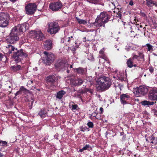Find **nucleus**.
Masks as SVG:
<instances>
[{
  "label": "nucleus",
  "mask_w": 157,
  "mask_h": 157,
  "mask_svg": "<svg viewBox=\"0 0 157 157\" xmlns=\"http://www.w3.org/2000/svg\"><path fill=\"white\" fill-rule=\"evenodd\" d=\"M96 87L97 90L104 91L109 89L110 86L111 82L108 78L102 77L97 80Z\"/></svg>",
  "instance_id": "nucleus-1"
},
{
  "label": "nucleus",
  "mask_w": 157,
  "mask_h": 157,
  "mask_svg": "<svg viewBox=\"0 0 157 157\" xmlns=\"http://www.w3.org/2000/svg\"><path fill=\"white\" fill-rule=\"evenodd\" d=\"M109 18L106 13L101 12L99 16H98L94 24L96 27H100L103 25L104 27V24L108 21Z\"/></svg>",
  "instance_id": "nucleus-2"
},
{
  "label": "nucleus",
  "mask_w": 157,
  "mask_h": 157,
  "mask_svg": "<svg viewBox=\"0 0 157 157\" xmlns=\"http://www.w3.org/2000/svg\"><path fill=\"white\" fill-rule=\"evenodd\" d=\"M15 30V29L13 28L12 29L9 36L6 39L7 43H14L18 40L19 39L18 36L20 35L18 34V33Z\"/></svg>",
  "instance_id": "nucleus-3"
},
{
  "label": "nucleus",
  "mask_w": 157,
  "mask_h": 157,
  "mask_svg": "<svg viewBox=\"0 0 157 157\" xmlns=\"http://www.w3.org/2000/svg\"><path fill=\"white\" fill-rule=\"evenodd\" d=\"M9 15L6 13H0V26L5 27L9 22Z\"/></svg>",
  "instance_id": "nucleus-4"
},
{
  "label": "nucleus",
  "mask_w": 157,
  "mask_h": 157,
  "mask_svg": "<svg viewBox=\"0 0 157 157\" xmlns=\"http://www.w3.org/2000/svg\"><path fill=\"white\" fill-rule=\"evenodd\" d=\"M60 29V27L57 23H51L49 25L48 32L51 34H56L59 31Z\"/></svg>",
  "instance_id": "nucleus-5"
},
{
  "label": "nucleus",
  "mask_w": 157,
  "mask_h": 157,
  "mask_svg": "<svg viewBox=\"0 0 157 157\" xmlns=\"http://www.w3.org/2000/svg\"><path fill=\"white\" fill-rule=\"evenodd\" d=\"M29 25L27 23H24L21 24H18L17 26L14 27L13 29H15L17 32L21 35L25 32L29 28Z\"/></svg>",
  "instance_id": "nucleus-6"
},
{
  "label": "nucleus",
  "mask_w": 157,
  "mask_h": 157,
  "mask_svg": "<svg viewBox=\"0 0 157 157\" xmlns=\"http://www.w3.org/2000/svg\"><path fill=\"white\" fill-rule=\"evenodd\" d=\"M148 91L147 87L143 86H140L139 87L135 89L133 93L137 96H141L146 94Z\"/></svg>",
  "instance_id": "nucleus-7"
},
{
  "label": "nucleus",
  "mask_w": 157,
  "mask_h": 157,
  "mask_svg": "<svg viewBox=\"0 0 157 157\" xmlns=\"http://www.w3.org/2000/svg\"><path fill=\"white\" fill-rule=\"evenodd\" d=\"M36 6L35 3H29L25 6L26 13L28 15L33 14L36 10Z\"/></svg>",
  "instance_id": "nucleus-8"
},
{
  "label": "nucleus",
  "mask_w": 157,
  "mask_h": 157,
  "mask_svg": "<svg viewBox=\"0 0 157 157\" xmlns=\"http://www.w3.org/2000/svg\"><path fill=\"white\" fill-rule=\"evenodd\" d=\"M27 56L26 54H25L23 52V50H20V51L15 52L13 55L15 61L18 63L21 61L23 57H26Z\"/></svg>",
  "instance_id": "nucleus-9"
},
{
  "label": "nucleus",
  "mask_w": 157,
  "mask_h": 157,
  "mask_svg": "<svg viewBox=\"0 0 157 157\" xmlns=\"http://www.w3.org/2000/svg\"><path fill=\"white\" fill-rule=\"evenodd\" d=\"M63 5L62 3L59 2H57L51 3L49 6V8L51 10L56 12L60 10Z\"/></svg>",
  "instance_id": "nucleus-10"
},
{
  "label": "nucleus",
  "mask_w": 157,
  "mask_h": 157,
  "mask_svg": "<svg viewBox=\"0 0 157 157\" xmlns=\"http://www.w3.org/2000/svg\"><path fill=\"white\" fill-rule=\"evenodd\" d=\"M30 35L33 38H35L36 40H40L43 39L44 37L43 33L41 31H31L30 32Z\"/></svg>",
  "instance_id": "nucleus-11"
},
{
  "label": "nucleus",
  "mask_w": 157,
  "mask_h": 157,
  "mask_svg": "<svg viewBox=\"0 0 157 157\" xmlns=\"http://www.w3.org/2000/svg\"><path fill=\"white\" fill-rule=\"evenodd\" d=\"M68 66L69 65L67 63H66L65 61L59 60L55 65V67L57 69H66V68L68 67Z\"/></svg>",
  "instance_id": "nucleus-12"
},
{
  "label": "nucleus",
  "mask_w": 157,
  "mask_h": 157,
  "mask_svg": "<svg viewBox=\"0 0 157 157\" xmlns=\"http://www.w3.org/2000/svg\"><path fill=\"white\" fill-rule=\"evenodd\" d=\"M44 54L46 56V60L47 63H51L53 62L55 59V55L52 53L44 52Z\"/></svg>",
  "instance_id": "nucleus-13"
},
{
  "label": "nucleus",
  "mask_w": 157,
  "mask_h": 157,
  "mask_svg": "<svg viewBox=\"0 0 157 157\" xmlns=\"http://www.w3.org/2000/svg\"><path fill=\"white\" fill-rule=\"evenodd\" d=\"M149 98L151 100H157V91L151 90L148 95Z\"/></svg>",
  "instance_id": "nucleus-14"
},
{
  "label": "nucleus",
  "mask_w": 157,
  "mask_h": 157,
  "mask_svg": "<svg viewBox=\"0 0 157 157\" xmlns=\"http://www.w3.org/2000/svg\"><path fill=\"white\" fill-rule=\"evenodd\" d=\"M17 49L14 47L10 44L8 45L6 47V54H9L12 53H14L15 51H17Z\"/></svg>",
  "instance_id": "nucleus-15"
},
{
  "label": "nucleus",
  "mask_w": 157,
  "mask_h": 157,
  "mask_svg": "<svg viewBox=\"0 0 157 157\" xmlns=\"http://www.w3.org/2000/svg\"><path fill=\"white\" fill-rule=\"evenodd\" d=\"M130 97L127 94H123L120 96V101L121 104L124 105L127 104V101L130 98Z\"/></svg>",
  "instance_id": "nucleus-16"
},
{
  "label": "nucleus",
  "mask_w": 157,
  "mask_h": 157,
  "mask_svg": "<svg viewBox=\"0 0 157 157\" xmlns=\"http://www.w3.org/2000/svg\"><path fill=\"white\" fill-rule=\"evenodd\" d=\"M56 78L55 76H49L48 77L46 78V81L48 82H50L51 85L52 86H55L54 85V83L56 81Z\"/></svg>",
  "instance_id": "nucleus-17"
},
{
  "label": "nucleus",
  "mask_w": 157,
  "mask_h": 157,
  "mask_svg": "<svg viewBox=\"0 0 157 157\" xmlns=\"http://www.w3.org/2000/svg\"><path fill=\"white\" fill-rule=\"evenodd\" d=\"M63 40H64V41H63V42H67V46H68V45L69 46H70V45H73L72 43L71 44V43H72L73 42H74V40L72 36H71V37H68V38L65 37Z\"/></svg>",
  "instance_id": "nucleus-18"
},
{
  "label": "nucleus",
  "mask_w": 157,
  "mask_h": 157,
  "mask_svg": "<svg viewBox=\"0 0 157 157\" xmlns=\"http://www.w3.org/2000/svg\"><path fill=\"white\" fill-rule=\"evenodd\" d=\"M52 47V42L50 40H48L44 42V48L47 50L51 49Z\"/></svg>",
  "instance_id": "nucleus-19"
},
{
  "label": "nucleus",
  "mask_w": 157,
  "mask_h": 157,
  "mask_svg": "<svg viewBox=\"0 0 157 157\" xmlns=\"http://www.w3.org/2000/svg\"><path fill=\"white\" fill-rule=\"evenodd\" d=\"M83 82L82 79L78 78L76 80H74L73 81H71V83L74 86L80 85Z\"/></svg>",
  "instance_id": "nucleus-20"
},
{
  "label": "nucleus",
  "mask_w": 157,
  "mask_h": 157,
  "mask_svg": "<svg viewBox=\"0 0 157 157\" xmlns=\"http://www.w3.org/2000/svg\"><path fill=\"white\" fill-rule=\"evenodd\" d=\"M146 5L149 7H152L153 5L157 6V3L152 0H146Z\"/></svg>",
  "instance_id": "nucleus-21"
},
{
  "label": "nucleus",
  "mask_w": 157,
  "mask_h": 157,
  "mask_svg": "<svg viewBox=\"0 0 157 157\" xmlns=\"http://www.w3.org/2000/svg\"><path fill=\"white\" fill-rule=\"evenodd\" d=\"M104 49L103 48L101 49L99 52V53L100 54V57L102 59H104V60L107 61L108 59L106 57L105 55L104 54Z\"/></svg>",
  "instance_id": "nucleus-22"
},
{
  "label": "nucleus",
  "mask_w": 157,
  "mask_h": 157,
  "mask_svg": "<svg viewBox=\"0 0 157 157\" xmlns=\"http://www.w3.org/2000/svg\"><path fill=\"white\" fill-rule=\"evenodd\" d=\"M149 139L150 141V143L153 145H155L157 144V138L154 137L153 135L149 137Z\"/></svg>",
  "instance_id": "nucleus-23"
},
{
  "label": "nucleus",
  "mask_w": 157,
  "mask_h": 157,
  "mask_svg": "<svg viewBox=\"0 0 157 157\" xmlns=\"http://www.w3.org/2000/svg\"><path fill=\"white\" fill-rule=\"evenodd\" d=\"M21 66L18 65H14L11 67V70L13 72H17L21 69Z\"/></svg>",
  "instance_id": "nucleus-24"
},
{
  "label": "nucleus",
  "mask_w": 157,
  "mask_h": 157,
  "mask_svg": "<svg viewBox=\"0 0 157 157\" xmlns=\"http://www.w3.org/2000/svg\"><path fill=\"white\" fill-rule=\"evenodd\" d=\"M103 1V0H90L89 2L94 4H98L104 6V4Z\"/></svg>",
  "instance_id": "nucleus-25"
},
{
  "label": "nucleus",
  "mask_w": 157,
  "mask_h": 157,
  "mask_svg": "<svg viewBox=\"0 0 157 157\" xmlns=\"http://www.w3.org/2000/svg\"><path fill=\"white\" fill-rule=\"evenodd\" d=\"M85 69L81 67L75 68L74 69L75 71L76 72L79 74H83L85 73Z\"/></svg>",
  "instance_id": "nucleus-26"
},
{
  "label": "nucleus",
  "mask_w": 157,
  "mask_h": 157,
  "mask_svg": "<svg viewBox=\"0 0 157 157\" xmlns=\"http://www.w3.org/2000/svg\"><path fill=\"white\" fill-rule=\"evenodd\" d=\"M65 94V92L61 90L57 94L56 98L59 99H61L63 96Z\"/></svg>",
  "instance_id": "nucleus-27"
},
{
  "label": "nucleus",
  "mask_w": 157,
  "mask_h": 157,
  "mask_svg": "<svg viewBox=\"0 0 157 157\" xmlns=\"http://www.w3.org/2000/svg\"><path fill=\"white\" fill-rule=\"evenodd\" d=\"M154 104L153 102H150L147 101H144L141 102V104L144 105H152Z\"/></svg>",
  "instance_id": "nucleus-28"
},
{
  "label": "nucleus",
  "mask_w": 157,
  "mask_h": 157,
  "mask_svg": "<svg viewBox=\"0 0 157 157\" xmlns=\"http://www.w3.org/2000/svg\"><path fill=\"white\" fill-rule=\"evenodd\" d=\"M26 91V89L23 87H21L20 89V90L18 91L16 94L15 95L17 96L19 94H21L23 93L24 92Z\"/></svg>",
  "instance_id": "nucleus-29"
},
{
  "label": "nucleus",
  "mask_w": 157,
  "mask_h": 157,
  "mask_svg": "<svg viewBox=\"0 0 157 157\" xmlns=\"http://www.w3.org/2000/svg\"><path fill=\"white\" fill-rule=\"evenodd\" d=\"M39 115L41 117H44L47 115V112L44 110L42 109L39 113Z\"/></svg>",
  "instance_id": "nucleus-30"
},
{
  "label": "nucleus",
  "mask_w": 157,
  "mask_h": 157,
  "mask_svg": "<svg viewBox=\"0 0 157 157\" xmlns=\"http://www.w3.org/2000/svg\"><path fill=\"white\" fill-rule=\"evenodd\" d=\"M133 60H132V59H131V58H130L128 59L127 64L129 67L131 68L133 66Z\"/></svg>",
  "instance_id": "nucleus-31"
},
{
  "label": "nucleus",
  "mask_w": 157,
  "mask_h": 157,
  "mask_svg": "<svg viewBox=\"0 0 157 157\" xmlns=\"http://www.w3.org/2000/svg\"><path fill=\"white\" fill-rule=\"evenodd\" d=\"M76 19L78 23L80 24H85L87 23L86 21L83 19H81L78 17H76Z\"/></svg>",
  "instance_id": "nucleus-32"
},
{
  "label": "nucleus",
  "mask_w": 157,
  "mask_h": 157,
  "mask_svg": "<svg viewBox=\"0 0 157 157\" xmlns=\"http://www.w3.org/2000/svg\"><path fill=\"white\" fill-rule=\"evenodd\" d=\"M70 107L72 109V110H77L78 109V106L76 105H69Z\"/></svg>",
  "instance_id": "nucleus-33"
},
{
  "label": "nucleus",
  "mask_w": 157,
  "mask_h": 157,
  "mask_svg": "<svg viewBox=\"0 0 157 157\" xmlns=\"http://www.w3.org/2000/svg\"><path fill=\"white\" fill-rule=\"evenodd\" d=\"M90 147L89 145H86L85 146L83 147L82 149H81L79 150V151L80 152H82L83 151L86 150L88 148Z\"/></svg>",
  "instance_id": "nucleus-34"
},
{
  "label": "nucleus",
  "mask_w": 157,
  "mask_h": 157,
  "mask_svg": "<svg viewBox=\"0 0 157 157\" xmlns=\"http://www.w3.org/2000/svg\"><path fill=\"white\" fill-rule=\"evenodd\" d=\"M146 46L147 47L148 50L149 51L153 50V46L149 44H147Z\"/></svg>",
  "instance_id": "nucleus-35"
},
{
  "label": "nucleus",
  "mask_w": 157,
  "mask_h": 157,
  "mask_svg": "<svg viewBox=\"0 0 157 157\" xmlns=\"http://www.w3.org/2000/svg\"><path fill=\"white\" fill-rule=\"evenodd\" d=\"M0 144H1V145L2 146H5L7 145V143L6 141L0 140Z\"/></svg>",
  "instance_id": "nucleus-36"
},
{
  "label": "nucleus",
  "mask_w": 157,
  "mask_h": 157,
  "mask_svg": "<svg viewBox=\"0 0 157 157\" xmlns=\"http://www.w3.org/2000/svg\"><path fill=\"white\" fill-rule=\"evenodd\" d=\"M73 45V46H72V47H71V48L72 51H74L76 50V49L78 48V45H77L75 46L74 44Z\"/></svg>",
  "instance_id": "nucleus-37"
},
{
  "label": "nucleus",
  "mask_w": 157,
  "mask_h": 157,
  "mask_svg": "<svg viewBox=\"0 0 157 157\" xmlns=\"http://www.w3.org/2000/svg\"><path fill=\"white\" fill-rule=\"evenodd\" d=\"M138 57H140L141 59H143L144 57V55L142 52H139V53Z\"/></svg>",
  "instance_id": "nucleus-38"
},
{
  "label": "nucleus",
  "mask_w": 157,
  "mask_h": 157,
  "mask_svg": "<svg viewBox=\"0 0 157 157\" xmlns=\"http://www.w3.org/2000/svg\"><path fill=\"white\" fill-rule=\"evenodd\" d=\"M87 125L90 128H92L93 126V124L91 122H89L87 123Z\"/></svg>",
  "instance_id": "nucleus-39"
},
{
  "label": "nucleus",
  "mask_w": 157,
  "mask_h": 157,
  "mask_svg": "<svg viewBox=\"0 0 157 157\" xmlns=\"http://www.w3.org/2000/svg\"><path fill=\"white\" fill-rule=\"evenodd\" d=\"M138 57H139L138 56L133 54L132 58L131 59H132L133 60V59H138Z\"/></svg>",
  "instance_id": "nucleus-40"
},
{
  "label": "nucleus",
  "mask_w": 157,
  "mask_h": 157,
  "mask_svg": "<svg viewBox=\"0 0 157 157\" xmlns=\"http://www.w3.org/2000/svg\"><path fill=\"white\" fill-rule=\"evenodd\" d=\"M81 129V131L82 132H85L86 131L87 129H88V128L86 127H81L80 128Z\"/></svg>",
  "instance_id": "nucleus-41"
},
{
  "label": "nucleus",
  "mask_w": 157,
  "mask_h": 157,
  "mask_svg": "<svg viewBox=\"0 0 157 157\" xmlns=\"http://www.w3.org/2000/svg\"><path fill=\"white\" fill-rule=\"evenodd\" d=\"M149 71L151 73H152L153 72L154 69L152 67H150L149 68Z\"/></svg>",
  "instance_id": "nucleus-42"
},
{
  "label": "nucleus",
  "mask_w": 157,
  "mask_h": 157,
  "mask_svg": "<svg viewBox=\"0 0 157 157\" xmlns=\"http://www.w3.org/2000/svg\"><path fill=\"white\" fill-rule=\"evenodd\" d=\"M129 5L130 6H132L133 5V2L132 1V0H130V1L129 2Z\"/></svg>",
  "instance_id": "nucleus-43"
},
{
  "label": "nucleus",
  "mask_w": 157,
  "mask_h": 157,
  "mask_svg": "<svg viewBox=\"0 0 157 157\" xmlns=\"http://www.w3.org/2000/svg\"><path fill=\"white\" fill-rule=\"evenodd\" d=\"M3 57V55L0 53V61H1Z\"/></svg>",
  "instance_id": "nucleus-44"
},
{
  "label": "nucleus",
  "mask_w": 157,
  "mask_h": 157,
  "mask_svg": "<svg viewBox=\"0 0 157 157\" xmlns=\"http://www.w3.org/2000/svg\"><path fill=\"white\" fill-rule=\"evenodd\" d=\"M100 110L101 111V113H102L103 112V109L102 107H101L100 108Z\"/></svg>",
  "instance_id": "nucleus-45"
},
{
  "label": "nucleus",
  "mask_w": 157,
  "mask_h": 157,
  "mask_svg": "<svg viewBox=\"0 0 157 157\" xmlns=\"http://www.w3.org/2000/svg\"><path fill=\"white\" fill-rule=\"evenodd\" d=\"M119 79L121 80H124V78H123V77L122 76H120V77H119Z\"/></svg>",
  "instance_id": "nucleus-46"
},
{
  "label": "nucleus",
  "mask_w": 157,
  "mask_h": 157,
  "mask_svg": "<svg viewBox=\"0 0 157 157\" xmlns=\"http://www.w3.org/2000/svg\"><path fill=\"white\" fill-rule=\"evenodd\" d=\"M33 82V81L32 80H30V81H29L28 82V83L29 84H30L31 83H32Z\"/></svg>",
  "instance_id": "nucleus-47"
},
{
  "label": "nucleus",
  "mask_w": 157,
  "mask_h": 157,
  "mask_svg": "<svg viewBox=\"0 0 157 157\" xmlns=\"http://www.w3.org/2000/svg\"><path fill=\"white\" fill-rule=\"evenodd\" d=\"M130 48V47H129V46H128L127 48H125V49H126L127 51H129V49Z\"/></svg>",
  "instance_id": "nucleus-48"
},
{
  "label": "nucleus",
  "mask_w": 157,
  "mask_h": 157,
  "mask_svg": "<svg viewBox=\"0 0 157 157\" xmlns=\"http://www.w3.org/2000/svg\"><path fill=\"white\" fill-rule=\"evenodd\" d=\"M96 115V113H92V115L93 117H95V115Z\"/></svg>",
  "instance_id": "nucleus-49"
},
{
  "label": "nucleus",
  "mask_w": 157,
  "mask_h": 157,
  "mask_svg": "<svg viewBox=\"0 0 157 157\" xmlns=\"http://www.w3.org/2000/svg\"><path fill=\"white\" fill-rule=\"evenodd\" d=\"M69 66H68V67L67 68H66H66H67V72L68 73H69V71L68 69V68L69 67Z\"/></svg>",
  "instance_id": "nucleus-50"
},
{
  "label": "nucleus",
  "mask_w": 157,
  "mask_h": 157,
  "mask_svg": "<svg viewBox=\"0 0 157 157\" xmlns=\"http://www.w3.org/2000/svg\"><path fill=\"white\" fill-rule=\"evenodd\" d=\"M3 156V154L1 153H0V157H2Z\"/></svg>",
  "instance_id": "nucleus-51"
},
{
  "label": "nucleus",
  "mask_w": 157,
  "mask_h": 157,
  "mask_svg": "<svg viewBox=\"0 0 157 157\" xmlns=\"http://www.w3.org/2000/svg\"><path fill=\"white\" fill-rule=\"evenodd\" d=\"M17 0H10V1L13 2H14L15 1H16Z\"/></svg>",
  "instance_id": "nucleus-52"
},
{
  "label": "nucleus",
  "mask_w": 157,
  "mask_h": 157,
  "mask_svg": "<svg viewBox=\"0 0 157 157\" xmlns=\"http://www.w3.org/2000/svg\"><path fill=\"white\" fill-rule=\"evenodd\" d=\"M72 65H70V67H69H69L68 68H72Z\"/></svg>",
  "instance_id": "nucleus-53"
},
{
  "label": "nucleus",
  "mask_w": 157,
  "mask_h": 157,
  "mask_svg": "<svg viewBox=\"0 0 157 157\" xmlns=\"http://www.w3.org/2000/svg\"><path fill=\"white\" fill-rule=\"evenodd\" d=\"M146 141L148 142H149V141H148L149 140V139H147V138H146Z\"/></svg>",
  "instance_id": "nucleus-54"
},
{
  "label": "nucleus",
  "mask_w": 157,
  "mask_h": 157,
  "mask_svg": "<svg viewBox=\"0 0 157 157\" xmlns=\"http://www.w3.org/2000/svg\"><path fill=\"white\" fill-rule=\"evenodd\" d=\"M133 66L135 67L136 66V64L133 65Z\"/></svg>",
  "instance_id": "nucleus-55"
},
{
  "label": "nucleus",
  "mask_w": 157,
  "mask_h": 157,
  "mask_svg": "<svg viewBox=\"0 0 157 157\" xmlns=\"http://www.w3.org/2000/svg\"><path fill=\"white\" fill-rule=\"evenodd\" d=\"M153 54L155 56H157L155 54L153 53Z\"/></svg>",
  "instance_id": "nucleus-56"
},
{
  "label": "nucleus",
  "mask_w": 157,
  "mask_h": 157,
  "mask_svg": "<svg viewBox=\"0 0 157 157\" xmlns=\"http://www.w3.org/2000/svg\"><path fill=\"white\" fill-rule=\"evenodd\" d=\"M83 39V40H84V39H85H85H86V38H85V37H84V38Z\"/></svg>",
  "instance_id": "nucleus-57"
},
{
  "label": "nucleus",
  "mask_w": 157,
  "mask_h": 157,
  "mask_svg": "<svg viewBox=\"0 0 157 157\" xmlns=\"http://www.w3.org/2000/svg\"><path fill=\"white\" fill-rule=\"evenodd\" d=\"M75 44L76 45V43H75Z\"/></svg>",
  "instance_id": "nucleus-58"
},
{
  "label": "nucleus",
  "mask_w": 157,
  "mask_h": 157,
  "mask_svg": "<svg viewBox=\"0 0 157 157\" xmlns=\"http://www.w3.org/2000/svg\"><path fill=\"white\" fill-rule=\"evenodd\" d=\"M99 62H100V59H99Z\"/></svg>",
  "instance_id": "nucleus-59"
},
{
  "label": "nucleus",
  "mask_w": 157,
  "mask_h": 157,
  "mask_svg": "<svg viewBox=\"0 0 157 157\" xmlns=\"http://www.w3.org/2000/svg\"><path fill=\"white\" fill-rule=\"evenodd\" d=\"M9 87L10 88V86H9Z\"/></svg>",
  "instance_id": "nucleus-60"
},
{
  "label": "nucleus",
  "mask_w": 157,
  "mask_h": 157,
  "mask_svg": "<svg viewBox=\"0 0 157 157\" xmlns=\"http://www.w3.org/2000/svg\"><path fill=\"white\" fill-rule=\"evenodd\" d=\"M117 50H119V49H117Z\"/></svg>",
  "instance_id": "nucleus-61"
}]
</instances>
